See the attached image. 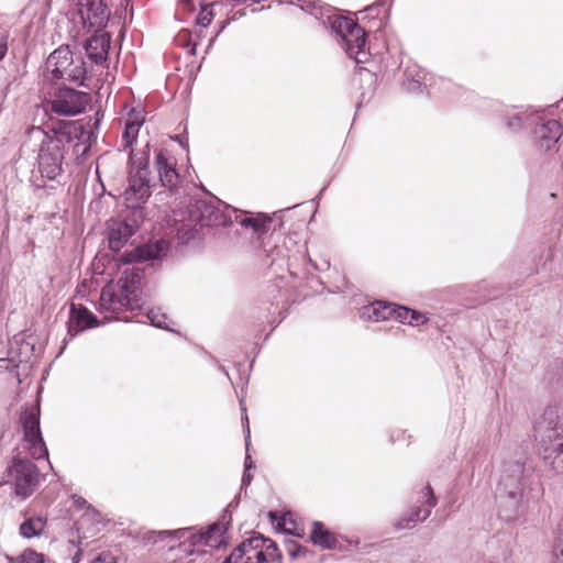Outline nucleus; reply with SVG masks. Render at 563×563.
I'll return each instance as SVG.
<instances>
[{
  "label": "nucleus",
  "instance_id": "1a4fd4ad",
  "mask_svg": "<svg viewBox=\"0 0 563 563\" xmlns=\"http://www.w3.org/2000/svg\"><path fill=\"white\" fill-rule=\"evenodd\" d=\"M23 428V445L33 459L47 457V449L40 431V408L33 406L21 416Z\"/></svg>",
  "mask_w": 563,
  "mask_h": 563
},
{
  "label": "nucleus",
  "instance_id": "39448f33",
  "mask_svg": "<svg viewBox=\"0 0 563 563\" xmlns=\"http://www.w3.org/2000/svg\"><path fill=\"white\" fill-rule=\"evenodd\" d=\"M282 554L276 543L261 534L243 541L224 563H280Z\"/></svg>",
  "mask_w": 563,
  "mask_h": 563
},
{
  "label": "nucleus",
  "instance_id": "9d476101",
  "mask_svg": "<svg viewBox=\"0 0 563 563\" xmlns=\"http://www.w3.org/2000/svg\"><path fill=\"white\" fill-rule=\"evenodd\" d=\"M227 529L225 522H214L206 531L194 532L192 529L185 528L175 530L173 533L176 538L185 540L184 545H186V542H189V547L188 549L185 548V551L192 553L196 547L216 549L221 547L225 541Z\"/></svg>",
  "mask_w": 563,
  "mask_h": 563
},
{
  "label": "nucleus",
  "instance_id": "72a5a7b5",
  "mask_svg": "<svg viewBox=\"0 0 563 563\" xmlns=\"http://www.w3.org/2000/svg\"><path fill=\"white\" fill-rule=\"evenodd\" d=\"M252 468V460H251V456L249 454H246V457H245V472L243 474V477H242V483L243 485H249L252 481V477L249 473V471Z\"/></svg>",
  "mask_w": 563,
  "mask_h": 563
},
{
  "label": "nucleus",
  "instance_id": "6e6552de",
  "mask_svg": "<svg viewBox=\"0 0 563 563\" xmlns=\"http://www.w3.org/2000/svg\"><path fill=\"white\" fill-rule=\"evenodd\" d=\"M332 29L341 37L342 46L351 58L357 64L367 60L366 34L355 21L345 16H336L332 21Z\"/></svg>",
  "mask_w": 563,
  "mask_h": 563
},
{
  "label": "nucleus",
  "instance_id": "2eb2a0df",
  "mask_svg": "<svg viewBox=\"0 0 563 563\" xmlns=\"http://www.w3.org/2000/svg\"><path fill=\"white\" fill-rule=\"evenodd\" d=\"M562 125L556 120H547L539 124L533 132V143L540 151L552 150L562 136Z\"/></svg>",
  "mask_w": 563,
  "mask_h": 563
},
{
  "label": "nucleus",
  "instance_id": "f8f14e48",
  "mask_svg": "<svg viewBox=\"0 0 563 563\" xmlns=\"http://www.w3.org/2000/svg\"><path fill=\"white\" fill-rule=\"evenodd\" d=\"M75 7L84 27L101 31L107 25L110 12L102 0H75Z\"/></svg>",
  "mask_w": 563,
  "mask_h": 563
},
{
  "label": "nucleus",
  "instance_id": "e433bc0d",
  "mask_svg": "<svg viewBox=\"0 0 563 563\" xmlns=\"http://www.w3.org/2000/svg\"><path fill=\"white\" fill-rule=\"evenodd\" d=\"M507 125L511 130H518L521 128V119L519 117H514L507 121Z\"/></svg>",
  "mask_w": 563,
  "mask_h": 563
},
{
  "label": "nucleus",
  "instance_id": "9b49d317",
  "mask_svg": "<svg viewBox=\"0 0 563 563\" xmlns=\"http://www.w3.org/2000/svg\"><path fill=\"white\" fill-rule=\"evenodd\" d=\"M89 102L86 92L70 88H59L49 100V109L59 115H76L82 112Z\"/></svg>",
  "mask_w": 563,
  "mask_h": 563
},
{
  "label": "nucleus",
  "instance_id": "b1692460",
  "mask_svg": "<svg viewBox=\"0 0 563 563\" xmlns=\"http://www.w3.org/2000/svg\"><path fill=\"white\" fill-rule=\"evenodd\" d=\"M46 527V520L43 517H32L20 526V534L23 538L31 539L43 533Z\"/></svg>",
  "mask_w": 563,
  "mask_h": 563
},
{
  "label": "nucleus",
  "instance_id": "a878e982",
  "mask_svg": "<svg viewBox=\"0 0 563 563\" xmlns=\"http://www.w3.org/2000/svg\"><path fill=\"white\" fill-rule=\"evenodd\" d=\"M46 556L42 553H38L32 549H25L15 558L10 560L11 563H44L46 561Z\"/></svg>",
  "mask_w": 563,
  "mask_h": 563
},
{
  "label": "nucleus",
  "instance_id": "f3484780",
  "mask_svg": "<svg viewBox=\"0 0 563 563\" xmlns=\"http://www.w3.org/2000/svg\"><path fill=\"white\" fill-rule=\"evenodd\" d=\"M135 231V224L126 220L111 219L108 222V240L112 250H120Z\"/></svg>",
  "mask_w": 563,
  "mask_h": 563
},
{
  "label": "nucleus",
  "instance_id": "f257e3e1",
  "mask_svg": "<svg viewBox=\"0 0 563 563\" xmlns=\"http://www.w3.org/2000/svg\"><path fill=\"white\" fill-rule=\"evenodd\" d=\"M166 250V242L159 240L139 246L122 256L117 280L107 284L100 294L99 310L106 313L104 321L118 319L121 312L140 306L139 287L143 269L135 264L158 258Z\"/></svg>",
  "mask_w": 563,
  "mask_h": 563
},
{
  "label": "nucleus",
  "instance_id": "4c0bfd02",
  "mask_svg": "<svg viewBox=\"0 0 563 563\" xmlns=\"http://www.w3.org/2000/svg\"><path fill=\"white\" fill-rule=\"evenodd\" d=\"M44 563H55V562H53V561H51V560L46 559V561H45Z\"/></svg>",
  "mask_w": 563,
  "mask_h": 563
},
{
  "label": "nucleus",
  "instance_id": "7c9ffc66",
  "mask_svg": "<svg viewBox=\"0 0 563 563\" xmlns=\"http://www.w3.org/2000/svg\"><path fill=\"white\" fill-rule=\"evenodd\" d=\"M427 320H428L427 317L424 314H422L421 312L411 310V314L409 317L408 324L418 327L420 324L426 323Z\"/></svg>",
  "mask_w": 563,
  "mask_h": 563
},
{
  "label": "nucleus",
  "instance_id": "0eeeda50",
  "mask_svg": "<svg viewBox=\"0 0 563 563\" xmlns=\"http://www.w3.org/2000/svg\"><path fill=\"white\" fill-rule=\"evenodd\" d=\"M130 161L133 166L129 178V184L123 192L124 202L128 208L136 209L146 202L150 197V179L147 172V156L139 157L131 153Z\"/></svg>",
  "mask_w": 563,
  "mask_h": 563
},
{
  "label": "nucleus",
  "instance_id": "dca6fc26",
  "mask_svg": "<svg viewBox=\"0 0 563 563\" xmlns=\"http://www.w3.org/2000/svg\"><path fill=\"white\" fill-rule=\"evenodd\" d=\"M421 497L424 499V503L427 507L424 509L417 508L411 510L408 515H406L404 518H401L398 523V529H410L415 527V525L419 521L426 520L430 514L431 509L435 506L437 499L434 497L433 490L430 486H426L421 490Z\"/></svg>",
  "mask_w": 563,
  "mask_h": 563
},
{
  "label": "nucleus",
  "instance_id": "c85d7f7f",
  "mask_svg": "<svg viewBox=\"0 0 563 563\" xmlns=\"http://www.w3.org/2000/svg\"><path fill=\"white\" fill-rule=\"evenodd\" d=\"M212 4H208L201 8L198 16L196 18V24L201 27H207L213 20V12L211 10Z\"/></svg>",
  "mask_w": 563,
  "mask_h": 563
},
{
  "label": "nucleus",
  "instance_id": "f704fd0d",
  "mask_svg": "<svg viewBox=\"0 0 563 563\" xmlns=\"http://www.w3.org/2000/svg\"><path fill=\"white\" fill-rule=\"evenodd\" d=\"M91 563H117L114 556L109 553H102L96 558Z\"/></svg>",
  "mask_w": 563,
  "mask_h": 563
},
{
  "label": "nucleus",
  "instance_id": "473e14b6",
  "mask_svg": "<svg viewBox=\"0 0 563 563\" xmlns=\"http://www.w3.org/2000/svg\"><path fill=\"white\" fill-rule=\"evenodd\" d=\"M288 553L292 558H298L305 554V549L297 542L292 541L288 544Z\"/></svg>",
  "mask_w": 563,
  "mask_h": 563
},
{
  "label": "nucleus",
  "instance_id": "5701e85b",
  "mask_svg": "<svg viewBox=\"0 0 563 563\" xmlns=\"http://www.w3.org/2000/svg\"><path fill=\"white\" fill-rule=\"evenodd\" d=\"M310 539L316 545L324 549H332L336 544L335 536L319 521L313 522Z\"/></svg>",
  "mask_w": 563,
  "mask_h": 563
},
{
  "label": "nucleus",
  "instance_id": "4468645a",
  "mask_svg": "<svg viewBox=\"0 0 563 563\" xmlns=\"http://www.w3.org/2000/svg\"><path fill=\"white\" fill-rule=\"evenodd\" d=\"M517 484L514 489L508 490L507 495L501 498L499 504V517L505 521H515L525 515V505L522 501V493L519 484L521 468L518 466Z\"/></svg>",
  "mask_w": 563,
  "mask_h": 563
},
{
  "label": "nucleus",
  "instance_id": "bb28decb",
  "mask_svg": "<svg viewBox=\"0 0 563 563\" xmlns=\"http://www.w3.org/2000/svg\"><path fill=\"white\" fill-rule=\"evenodd\" d=\"M146 318L150 321V323L156 328L166 330L169 329L170 321L168 317L164 312H162L161 309H151L146 313Z\"/></svg>",
  "mask_w": 563,
  "mask_h": 563
},
{
  "label": "nucleus",
  "instance_id": "6ab92c4d",
  "mask_svg": "<svg viewBox=\"0 0 563 563\" xmlns=\"http://www.w3.org/2000/svg\"><path fill=\"white\" fill-rule=\"evenodd\" d=\"M155 163L162 185L169 189L175 188L179 181V175L175 168V158L168 152L161 151L156 155Z\"/></svg>",
  "mask_w": 563,
  "mask_h": 563
},
{
  "label": "nucleus",
  "instance_id": "a211bd4d",
  "mask_svg": "<svg viewBox=\"0 0 563 563\" xmlns=\"http://www.w3.org/2000/svg\"><path fill=\"white\" fill-rule=\"evenodd\" d=\"M97 318L82 305H70V316L68 321V333L76 335L77 333L98 325Z\"/></svg>",
  "mask_w": 563,
  "mask_h": 563
},
{
  "label": "nucleus",
  "instance_id": "412c9836",
  "mask_svg": "<svg viewBox=\"0 0 563 563\" xmlns=\"http://www.w3.org/2000/svg\"><path fill=\"white\" fill-rule=\"evenodd\" d=\"M86 52L91 60L101 63L107 59L110 48V36L107 33H97L86 43Z\"/></svg>",
  "mask_w": 563,
  "mask_h": 563
},
{
  "label": "nucleus",
  "instance_id": "423d86ee",
  "mask_svg": "<svg viewBox=\"0 0 563 563\" xmlns=\"http://www.w3.org/2000/svg\"><path fill=\"white\" fill-rule=\"evenodd\" d=\"M46 69L52 78L81 84L86 76L85 62L74 56L67 46L55 49L46 60Z\"/></svg>",
  "mask_w": 563,
  "mask_h": 563
},
{
  "label": "nucleus",
  "instance_id": "cd10ccee",
  "mask_svg": "<svg viewBox=\"0 0 563 563\" xmlns=\"http://www.w3.org/2000/svg\"><path fill=\"white\" fill-rule=\"evenodd\" d=\"M550 563H563V529L560 531V534L553 545Z\"/></svg>",
  "mask_w": 563,
  "mask_h": 563
},
{
  "label": "nucleus",
  "instance_id": "4be33fe9",
  "mask_svg": "<svg viewBox=\"0 0 563 563\" xmlns=\"http://www.w3.org/2000/svg\"><path fill=\"white\" fill-rule=\"evenodd\" d=\"M394 303L375 301L363 307L361 318L374 322L385 321L393 318Z\"/></svg>",
  "mask_w": 563,
  "mask_h": 563
},
{
  "label": "nucleus",
  "instance_id": "7ed1b4c3",
  "mask_svg": "<svg viewBox=\"0 0 563 563\" xmlns=\"http://www.w3.org/2000/svg\"><path fill=\"white\" fill-rule=\"evenodd\" d=\"M534 438L544 463L563 473V413L559 408H545L534 426Z\"/></svg>",
  "mask_w": 563,
  "mask_h": 563
},
{
  "label": "nucleus",
  "instance_id": "aec40b11",
  "mask_svg": "<svg viewBox=\"0 0 563 563\" xmlns=\"http://www.w3.org/2000/svg\"><path fill=\"white\" fill-rule=\"evenodd\" d=\"M144 123V111L142 109H130L125 118V128L122 134V146L130 147L137 139L140 129Z\"/></svg>",
  "mask_w": 563,
  "mask_h": 563
},
{
  "label": "nucleus",
  "instance_id": "2f4dec72",
  "mask_svg": "<svg viewBox=\"0 0 563 563\" xmlns=\"http://www.w3.org/2000/svg\"><path fill=\"white\" fill-rule=\"evenodd\" d=\"M240 405H241V409H242V412H243L242 421H243V423L245 424L246 451H249V446H250V437H251L250 427H249V417H247V415H246V408H245V406L243 405V401H242V400L240 401Z\"/></svg>",
  "mask_w": 563,
  "mask_h": 563
},
{
  "label": "nucleus",
  "instance_id": "c9c22d12",
  "mask_svg": "<svg viewBox=\"0 0 563 563\" xmlns=\"http://www.w3.org/2000/svg\"><path fill=\"white\" fill-rule=\"evenodd\" d=\"M7 49V36L0 32V60L5 56Z\"/></svg>",
  "mask_w": 563,
  "mask_h": 563
},
{
  "label": "nucleus",
  "instance_id": "f03ea898",
  "mask_svg": "<svg viewBox=\"0 0 563 563\" xmlns=\"http://www.w3.org/2000/svg\"><path fill=\"white\" fill-rule=\"evenodd\" d=\"M79 128L71 121H59L47 131L40 126L27 130L23 148L37 152L38 169L42 176L55 179L62 173L66 147L78 139Z\"/></svg>",
  "mask_w": 563,
  "mask_h": 563
},
{
  "label": "nucleus",
  "instance_id": "393cba45",
  "mask_svg": "<svg viewBox=\"0 0 563 563\" xmlns=\"http://www.w3.org/2000/svg\"><path fill=\"white\" fill-rule=\"evenodd\" d=\"M235 220L244 228H252L255 232H264L268 229L271 218L263 213H258L255 217H235Z\"/></svg>",
  "mask_w": 563,
  "mask_h": 563
},
{
  "label": "nucleus",
  "instance_id": "ddd939ff",
  "mask_svg": "<svg viewBox=\"0 0 563 563\" xmlns=\"http://www.w3.org/2000/svg\"><path fill=\"white\" fill-rule=\"evenodd\" d=\"M189 218L201 227H216L225 222V217L211 201L196 200L189 206Z\"/></svg>",
  "mask_w": 563,
  "mask_h": 563
},
{
  "label": "nucleus",
  "instance_id": "20e7f679",
  "mask_svg": "<svg viewBox=\"0 0 563 563\" xmlns=\"http://www.w3.org/2000/svg\"><path fill=\"white\" fill-rule=\"evenodd\" d=\"M36 479V467L27 460L16 459L0 483V496L8 494L11 499L22 501L33 494Z\"/></svg>",
  "mask_w": 563,
  "mask_h": 563
},
{
  "label": "nucleus",
  "instance_id": "c756f323",
  "mask_svg": "<svg viewBox=\"0 0 563 563\" xmlns=\"http://www.w3.org/2000/svg\"><path fill=\"white\" fill-rule=\"evenodd\" d=\"M393 318H395L396 320H398L399 322L401 323H408V320H409V317L411 314V310L406 308V307H402V306H396L394 305V309H393Z\"/></svg>",
  "mask_w": 563,
  "mask_h": 563
}]
</instances>
